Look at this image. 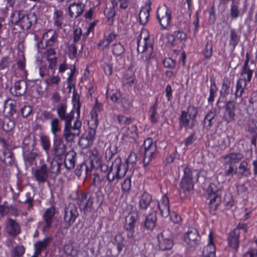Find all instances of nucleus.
I'll use <instances>...</instances> for the list:
<instances>
[{
  "label": "nucleus",
  "mask_w": 257,
  "mask_h": 257,
  "mask_svg": "<svg viewBox=\"0 0 257 257\" xmlns=\"http://www.w3.org/2000/svg\"><path fill=\"white\" fill-rule=\"evenodd\" d=\"M215 247L213 243V233L210 231L209 234V242L205 246L202 251V255L204 257H215Z\"/></svg>",
  "instance_id": "obj_27"
},
{
  "label": "nucleus",
  "mask_w": 257,
  "mask_h": 257,
  "mask_svg": "<svg viewBox=\"0 0 257 257\" xmlns=\"http://www.w3.org/2000/svg\"><path fill=\"white\" fill-rule=\"evenodd\" d=\"M126 165H122L121 159L120 157H116L114 161L112 163L110 167L109 171L107 175V179L108 183L105 188V190L107 192H111V182L119 180L123 177L126 172Z\"/></svg>",
  "instance_id": "obj_2"
},
{
  "label": "nucleus",
  "mask_w": 257,
  "mask_h": 257,
  "mask_svg": "<svg viewBox=\"0 0 257 257\" xmlns=\"http://www.w3.org/2000/svg\"><path fill=\"white\" fill-rule=\"evenodd\" d=\"M40 164L41 165L38 167L33 173L36 180L39 183L47 182L49 177L55 179L60 173L62 164L57 161H51L48 167L44 160H41Z\"/></svg>",
  "instance_id": "obj_1"
},
{
  "label": "nucleus",
  "mask_w": 257,
  "mask_h": 257,
  "mask_svg": "<svg viewBox=\"0 0 257 257\" xmlns=\"http://www.w3.org/2000/svg\"><path fill=\"white\" fill-rule=\"evenodd\" d=\"M157 217L155 212H153L149 214L146 218L145 227L148 230H152L156 226Z\"/></svg>",
  "instance_id": "obj_33"
},
{
  "label": "nucleus",
  "mask_w": 257,
  "mask_h": 257,
  "mask_svg": "<svg viewBox=\"0 0 257 257\" xmlns=\"http://www.w3.org/2000/svg\"><path fill=\"white\" fill-rule=\"evenodd\" d=\"M235 116L234 105L232 102H228L225 105L223 119L227 123H229L234 120Z\"/></svg>",
  "instance_id": "obj_24"
},
{
  "label": "nucleus",
  "mask_w": 257,
  "mask_h": 257,
  "mask_svg": "<svg viewBox=\"0 0 257 257\" xmlns=\"http://www.w3.org/2000/svg\"><path fill=\"white\" fill-rule=\"evenodd\" d=\"M64 252L70 256H76L78 254V249L76 244L72 242L66 243L63 247Z\"/></svg>",
  "instance_id": "obj_35"
},
{
  "label": "nucleus",
  "mask_w": 257,
  "mask_h": 257,
  "mask_svg": "<svg viewBox=\"0 0 257 257\" xmlns=\"http://www.w3.org/2000/svg\"><path fill=\"white\" fill-rule=\"evenodd\" d=\"M138 51L143 53L142 57L145 60L150 59L153 54V48L146 30L142 31L137 39Z\"/></svg>",
  "instance_id": "obj_4"
},
{
  "label": "nucleus",
  "mask_w": 257,
  "mask_h": 257,
  "mask_svg": "<svg viewBox=\"0 0 257 257\" xmlns=\"http://www.w3.org/2000/svg\"><path fill=\"white\" fill-rule=\"evenodd\" d=\"M40 143L43 149L45 151L48 157L50 156V141L47 136L42 135L40 137Z\"/></svg>",
  "instance_id": "obj_45"
},
{
  "label": "nucleus",
  "mask_w": 257,
  "mask_h": 257,
  "mask_svg": "<svg viewBox=\"0 0 257 257\" xmlns=\"http://www.w3.org/2000/svg\"><path fill=\"white\" fill-rule=\"evenodd\" d=\"M158 205L160 214L164 217H168L170 214V204L169 199L166 195H163L158 201Z\"/></svg>",
  "instance_id": "obj_23"
},
{
  "label": "nucleus",
  "mask_w": 257,
  "mask_h": 257,
  "mask_svg": "<svg viewBox=\"0 0 257 257\" xmlns=\"http://www.w3.org/2000/svg\"><path fill=\"white\" fill-rule=\"evenodd\" d=\"M98 112L93 109L91 111V119L89 121V124H90L92 126H95V127H97L98 124Z\"/></svg>",
  "instance_id": "obj_53"
},
{
  "label": "nucleus",
  "mask_w": 257,
  "mask_h": 257,
  "mask_svg": "<svg viewBox=\"0 0 257 257\" xmlns=\"http://www.w3.org/2000/svg\"><path fill=\"white\" fill-rule=\"evenodd\" d=\"M50 243V238L49 237H46L43 240L36 242L35 243V254H40L41 251L46 248Z\"/></svg>",
  "instance_id": "obj_37"
},
{
  "label": "nucleus",
  "mask_w": 257,
  "mask_h": 257,
  "mask_svg": "<svg viewBox=\"0 0 257 257\" xmlns=\"http://www.w3.org/2000/svg\"><path fill=\"white\" fill-rule=\"evenodd\" d=\"M138 218V213L136 211H132L126 217L124 226L135 227V223Z\"/></svg>",
  "instance_id": "obj_44"
},
{
  "label": "nucleus",
  "mask_w": 257,
  "mask_h": 257,
  "mask_svg": "<svg viewBox=\"0 0 257 257\" xmlns=\"http://www.w3.org/2000/svg\"><path fill=\"white\" fill-rule=\"evenodd\" d=\"M66 147L61 138L54 140L52 148L50 152L55 158H59L65 154Z\"/></svg>",
  "instance_id": "obj_13"
},
{
  "label": "nucleus",
  "mask_w": 257,
  "mask_h": 257,
  "mask_svg": "<svg viewBox=\"0 0 257 257\" xmlns=\"http://www.w3.org/2000/svg\"><path fill=\"white\" fill-rule=\"evenodd\" d=\"M198 113L196 108L189 105L187 111H182L179 117V123L181 127L192 128L196 122V117Z\"/></svg>",
  "instance_id": "obj_6"
},
{
  "label": "nucleus",
  "mask_w": 257,
  "mask_h": 257,
  "mask_svg": "<svg viewBox=\"0 0 257 257\" xmlns=\"http://www.w3.org/2000/svg\"><path fill=\"white\" fill-rule=\"evenodd\" d=\"M96 128L95 126L89 127L85 137L79 140V144L83 148H87L92 145L95 139Z\"/></svg>",
  "instance_id": "obj_16"
},
{
  "label": "nucleus",
  "mask_w": 257,
  "mask_h": 257,
  "mask_svg": "<svg viewBox=\"0 0 257 257\" xmlns=\"http://www.w3.org/2000/svg\"><path fill=\"white\" fill-rule=\"evenodd\" d=\"M152 200L151 195L147 192H144L139 201L140 207L143 209H146L150 204Z\"/></svg>",
  "instance_id": "obj_38"
},
{
  "label": "nucleus",
  "mask_w": 257,
  "mask_h": 257,
  "mask_svg": "<svg viewBox=\"0 0 257 257\" xmlns=\"http://www.w3.org/2000/svg\"><path fill=\"white\" fill-rule=\"evenodd\" d=\"M239 231L234 229L229 233L228 243L231 247L236 250L238 247Z\"/></svg>",
  "instance_id": "obj_31"
},
{
  "label": "nucleus",
  "mask_w": 257,
  "mask_h": 257,
  "mask_svg": "<svg viewBox=\"0 0 257 257\" xmlns=\"http://www.w3.org/2000/svg\"><path fill=\"white\" fill-rule=\"evenodd\" d=\"M158 102L157 101L152 105L149 110V119L151 122L156 123L159 118V114L157 112Z\"/></svg>",
  "instance_id": "obj_36"
},
{
  "label": "nucleus",
  "mask_w": 257,
  "mask_h": 257,
  "mask_svg": "<svg viewBox=\"0 0 257 257\" xmlns=\"http://www.w3.org/2000/svg\"><path fill=\"white\" fill-rule=\"evenodd\" d=\"M117 153L115 147L109 145L105 150V158L107 161H110Z\"/></svg>",
  "instance_id": "obj_48"
},
{
  "label": "nucleus",
  "mask_w": 257,
  "mask_h": 257,
  "mask_svg": "<svg viewBox=\"0 0 257 257\" xmlns=\"http://www.w3.org/2000/svg\"><path fill=\"white\" fill-rule=\"evenodd\" d=\"M23 14L21 11H15L11 15V21L15 25L20 24Z\"/></svg>",
  "instance_id": "obj_49"
},
{
  "label": "nucleus",
  "mask_w": 257,
  "mask_h": 257,
  "mask_svg": "<svg viewBox=\"0 0 257 257\" xmlns=\"http://www.w3.org/2000/svg\"><path fill=\"white\" fill-rule=\"evenodd\" d=\"M4 229L9 236L13 237L17 236L21 231L19 222L10 217L8 218L4 222Z\"/></svg>",
  "instance_id": "obj_10"
},
{
  "label": "nucleus",
  "mask_w": 257,
  "mask_h": 257,
  "mask_svg": "<svg viewBox=\"0 0 257 257\" xmlns=\"http://www.w3.org/2000/svg\"><path fill=\"white\" fill-rule=\"evenodd\" d=\"M117 122L120 125H126L130 124L132 121L131 117H127L122 115H117L116 116Z\"/></svg>",
  "instance_id": "obj_52"
},
{
  "label": "nucleus",
  "mask_w": 257,
  "mask_h": 257,
  "mask_svg": "<svg viewBox=\"0 0 257 257\" xmlns=\"http://www.w3.org/2000/svg\"><path fill=\"white\" fill-rule=\"evenodd\" d=\"M171 11L166 5H164L158 8L157 13V17L160 24L163 28H166L170 24L171 20Z\"/></svg>",
  "instance_id": "obj_9"
},
{
  "label": "nucleus",
  "mask_w": 257,
  "mask_h": 257,
  "mask_svg": "<svg viewBox=\"0 0 257 257\" xmlns=\"http://www.w3.org/2000/svg\"><path fill=\"white\" fill-rule=\"evenodd\" d=\"M55 213V208L52 206L48 208L43 214L44 225L43 229L44 231L48 230L51 226L52 218Z\"/></svg>",
  "instance_id": "obj_25"
},
{
  "label": "nucleus",
  "mask_w": 257,
  "mask_h": 257,
  "mask_svg": "<svg viewBox=\"0 0 257 257\" xmlns=\"http://www.w3.org/2000/svg\"><path fill=\"white\" fill-rule=\"evenodd\" d=\"M120 102L122 107L125 110H128L131 107V102L126 98H122L120 100Z\"/></svg>",
  "instance_id": "obj_64"
},
{
  "label": "nucleus",
  "mask_w": 257,
  "mask_h": 257,
  "mask_svg": "<svg viewBox=\"0 0 257 257\" xmlns=\"http://www.w3.org/2000/svg\"><path fill=\"white\" fill-rule=\"evenodd\" d=\"M216 110L215 109L210 110L206 115L204 119V127L208 128L212 125L213 120L216 116Z\"/></svg>",
  "instance_id": "obj_40"
},
{
  "label": "nucleus",
  "mask_w": 257,
  "mask_h": 257,
  "mask_svg": "<svg viewBox=\"0 0 257 257\" xmlns=\"http://www.w3.org/2000/svg\"><path fill=\"white\" fill-rule=\"evenodd\" d=\"M35 141L34 136L31 135H28L26 137L23 143V151L26 150L31 149L35 148Z\"/></svg>",
  "instance_id": "obj_41"
},
{
  "label": "nucleus",
  "mask_w": 257,
  "mask_h": 257,
  "mask_svg": "<svg viewBox=\"0 0 257 257\" xmlns=\"http://www.w3.org/2000/svg\"><path fill=\"white\" fill-rule=\"evenodd\" d=\"M240 37L237 32L234 29L230 30V40L229 45L232 47L233 49L235 48L239 42Z\"/></svg>",
  "instance_id": "obj_46"
},
{
  "label": "nucleus",
  "mask_w": 257,
  "mask_h": 257,
  "mask_svg": "<svg viewBox=\"0 0 257 257\" xmlns=\"http://www.w3.org/2000/svg\"><path fill=\"white\" fill-rule=\"evenodd\" d=\"M151 8L149 6H145L140 11L139 14L140 22L142 25H145L148 21L150 16Z\"/></svg>",
  "instance_id": "obj_34"
},
{
  "label": "nucleus",
  "mask_w": 257,
  "mask_h": 257,
  "mask_svg": "<svg viewBox=\"0 0 257 257\" xmlns=\"http://www.w3.org/2000/svg\"><path fill=\"white\" fill-rule=\"evenodd\" d=\"M159 247L162 250L171 249L173 246V241L171 237L168 236L165 233H161L158 236Z\"/></svg>",
  "instance_id": "obj_19"
},
{
  "label": "nucleus",
  "mask_w": 257,
  "mask_h": 257,
  "mask_svg": "<svg viewBox=\"0 0 257 257\" xmlns=\"http://www.w3.org/2000/svg\"><path fill=\"white\" fill-rule=\"evenodd\" d=\"M64 163L66 168L68 170L74 168L75 166V160L73 158L71 159L65 158Z\"/></svg>",
  "instance_id": "obj_62"
},
{
  "label": "nucleus",
  "mask_w": 257,
  "mask_h": 257,
  "mask_svg": "<svg viewBox=\"0 0 257 257\" xmlns=\"http://www.w3.org/2000/svg\"><path fill=\"white\" fill-rule=\"evenodd\" d=\"M111 51L115 56H120L124 53V48L120 43H116L112 45Z\"/></svg>",
  "instance_id": "obj_47"
},
{
  "label": "nucleus",
  "mask_w": 257,
  "mask_h": 257,
  "mask_svg": "<svg viewBox=\"0 0 257 257\" xmlns=\"http://www.w3.org/2000/svg\"><path fill=\"white\" fill-rule=\"evenodd\" d=\"M61 79L58 76H52L45 80V82L48 85L53 86L54 85H58L60 82Z\"/></svg>",
  "instance_id": "obj_51"
},
{
  "label": "nucleus",
  "mask_w": 257,
  "mask_h": 257,
  "mask_svg": "<svg viewBox=\"0 0 257 257\" xmlns=\"http://www.w3.org/2000/svg\"><path fill=\"white\" fill-rule=\"evenodd\" d=\"M93 200L90 196H88L86 193H82L77 199V203L80 209L87 211L91 209L93 204Z\"/></svg>",
  "instance_id": "obj_18"
},
{
  "label": "nucleus",
  "mask_w": 257,
  "mask_h": 257,
  "mask_svg": "<svg viewBox=\"0 0 257 257\" xmlns=\"http://www.w3.org/2000/svg\"><path fill=\"white\" fill-rule=\"evenodd\" d=\"M43 39L45 41L46 47H51L58 43V34L55 31L51 29L44 34Z\"/></svg>",
  "instance_id": "obj_22"
},
{
  "label": "nucleus",
  "mask_w": 257,
  "mask_h": 257,
  "mask_svg": "<svg viewBox=\"0 0 257 257\" xmlns=\"http://www.w3.org/2000/svg\"><path fill=\"white\" fill-rule=\"evenodd\" d=\"M56 53L54 48H50L46 50L43 54V57L40 62L39 64V72L41 77L48 75L49 72H48L47 65L45 62V57H56Z\"/></svg>",
  "instance_id": "obj_15"
},
{
  "label": "nucleus",
  "mask_w": 257,
  "mask_h": 257,
  "mask_svg": "<svg viewBox=\"0 0 257 257\" xmlns=\"http://www.w3.org/2000/svg\"><path fill=\"white\" fill-rule=\"evenodd\" d=\"M163 65L165 67L174 68L176 66V62L172 58H167L163 61Z\"/></svg>",
  "instance_id": "obj_60"
},
{
  "label": "nucleus",
  "mask_w": 257,
  "mask_h": 257,
  "mask_svg": "<svg viewBox=\"0 0 257 257\" xmlns=\"http://www.w3.org/2000/svg\"><path fill=\"white\" fill-rule=\"evenodd\" d=\"M126 135L131 138H135L137 136V127L133 125L127 128Z\"/></svg>",
  "instance_id": "obj_58"
},
{
  "label": "nucleus",
  "mask_w": 257,
  "mask_h": 257,
  "mask_svg": "<svg viewBox=\"0 0 257 257\" xmlns=\"http://www.w3.org/2000/svg\"><path fill=\"white\" fill-rule=\"evenodd\" d=\"M243 158V154L240 153H232L222 157V159L226 164L236 163L241 160Z\"/></svg>",
  "instance_id": "obj_30"
},
{
  "label": "nucleus",
  "mask_w": 257,
  "mask_h": 257,
  "mask_svg": "<svg viewBox=\"0 0 257 257\" xmlns=\"http://www.w3.org/2000/svg\"><path fill=\"white\" fill-rule=\"evenodd\" d=\"M209 202V211L215 214L221 202L220 191L216 188L215 184H211L207 189Z\"/></svg>",
  "instance_id": "obj_7"
},
{
  "label": "nucleus",
  "mask_w": 257,
  "mask_h": 257,
  "mask_svg": "<svg viewBox=\"0 0 257 257\" xmlns=\"http://www.w3.org/2000/svg\"><path fill=\"white\" fill-rule=\"evenodd\" d=\"M65 18V16L62 10H55L53 16V21L54 26L58 29H61L64 24Z\"/></svg>",
  "instance_id": "obj_29"
},
{
  "label": "nucleus",
  "mask_w": 257,
  "mask_h": 257,
  "mask_svg": "<svg viewBox=\"0 0 257 257\" xmlns=\"http://www.w3.org/2000/svg\"><path fill=\"white\" fill-rule=\"evenodd\" d=\"M77 105L76 110L77 114V117L75 120L73 124L72 123L64 124L63 136L67 143L74 142V139L78 137L81 132L82 122L79 120L80 113V105L78 100L77 101Z\"/></svg>",
  "instance_id": "obj_3"
},
{
  "label": "nucleus",
  "mask_w": 257,
  "mask_h": 257,
  "mask_svg": "<svg viewBox=\"0 0 257 257\" xmlns=\"http://www.w3.org/2000/svg\"><path fill=\"white\" fill-rule=\"evenodd\" d=\"M184 240L186 244L187 248L191 249L194 248L199 243L200 236L196 229H192L184 235Z\"/></svg>",
  "instance_id": "obj_11"
},
{
  "label": "nucleus",
  "mask_w": 257,
  "mask_h": 257,
  "mask_svg": "<svg viewBox=\"0 0 257 257\" xmlns=\"http://www.w3.org/2000/svg\"><path fill=\"white\" fill-rule=\"evenodd\" d=\"M22 114L24 117H27L32 112V108L30 106H25L21 109Z\"/></svg>",
  "instance_id": "obj_63"
},
{
  "label": "nucleus",
  "mask_w": 257,
  "mask_h": 257,
  "mask_svg": "<svg viewBox=\"0 0 257 257\" xmlns=\"http://www.w3.org/2000/svg\"><path fill=\"white\" fill-rule=\"evenodd\" d=\"M66 109L67 105L64 103L57 106L56 109L59 119L64 121V124L72 123V121L74 119V112L70 111L69 113H67Z\"/></svg>",
  "instance_id": "obj_14"
},
{
  "label": "nucleus",
  "mask_w": 257,
  "mask_h": 257,
  "mask_svg": "<svg viewBox=\"0 0 257 257\" xmlns=\"http://www.w3.org/2000/svg\"><path fill=\"white\" fill-rule=\"evenodd\" d=\"M256 68L255 64L251 61L249 65H243L241 72L242 75H246L243 78L238 80L236 83V91L235 95L236 97H241L244 89L246 88V82H249L252 77L253 72Z\"/></svg>",
  "instance_id": "obj_5"
},
{
  "label": "nucleus",
  "mask_w": 257,
  "mask_h": 257,
  "mask_svg": "<svg viewBox=\"0 0 257 257\" xmlns=\"http://www.w3.org/2000/svg\"><path fill=\"white\" fill-rule=\"evenodd\" d=\"M15 122L13 120L10 119H6L3 123V128L7 132L12 130L15 127Z\"/></svg>",
  "instance_id": "obj_55"
},
{
  "label": "nucleus",
  "mask_w": 257,
  "mask_h": 257,
  "mask_svg": "<svg viewBox=\"0 0 257 257\" xmlns=\"http://www.w3.org/2000/svg\"><path fill=\"white\" fill-rule=\"evenodd\" d=\"M184 173V175L180 183L181 187L184 190L189 191L193 188L192 172L189 168L186 167Z\"/></svg>",
  "instance_id": "obj_17"
},
{
  "label": "nucleus",
  "mask_w": 257,
  "mask_h": 257,
  "mask_svg": "<svg viewBox=\"0 0 257 257\" xmlns=\"http://www.w3.org/2000/svg\"><path fill=\"white\" fill-rule=\"evenodd\" d=\"M17 102L12 99H8L4 103V111L6 113L13 115L16 112Z\"/></svg>",
  "instance_id": "obj_32"
},
{
  "label": "nucleus",
  "mask_w": 257,
  "mask_h": 257,
  "mask_svg": "<svg viewBox=\"0 0 257 257\" xmlns=\"http://www.w3.org/2000/svg\"><path fill=\"white\" fill-rule=\"evenodd\" d=\"M51 131L53 135L56 137L57 134L61 131L60 121L58 118H52L50 122Z\"/></svg>",
  "instance_id": "obj_42"
},
{
  "label": "nucleus",
  "mask_w": 257,
  "mask_h": 257,
  "mask_svg": "<svg viewBox=\"0 0 257 257\" xmlns=\"http://www.w3.org/2000/svg\"><path fill=\"white\" fill-rule=\"evenodd\" d=\"M68 13L70 18L79 17L84 11V5L82 3L71 4L67 8Z\"/></svg>",
  "instance_id": "obj_20"
},
{
  "label": "nucleus",
  "mask_w": 257,
  "mask_h": 257,
  "mask_svg": "<svg viewBox=\"0 0 257 257\" xmlns=\"http://www.w3.org/2000/svg\"><path fill=\"white\" fill-rule=\"evenodd\" d=\"M247 165L246 161H242L237 168V172L240 176L247 177L250 174V169L247 167Z\"/></svg>",
  "instance_id": "obj_43"
},
{
  "label": "nucleus",
  "mask_w": 257,
  "mask_h": 257,
  "mask_svg": "<svg viewBox=\"0 0 257 257\" xmlns=\"http://www.w3.org/2000/svg\"><path fill=\"white\" fill-rule=\"evenodd\" d=\"M144 147L143 163L144 166L145 167L149 165L156 156L158 151L156 144L154 143L150 138H148L144 141Z\"/></svg>",
  "instance_id": "obj_8"
},
{
  "label": "nucleus",
  "mask_w": 257,
  "mask_h": 257,
  "mask_svg": "<svg viewBox=\"0 0 257 257\" xmlns=\"http://www.w3.org/2000/svg\"><path fill=\"white\" fill-rule=\"evenodd\" d=\"M27 89V82L25 80H22L15 83L14 87L11 89V92L14 95L19 96L24 94Z\"/></svg>",
  "instance_id": "obj_28"
},
{
  "label": "nucleus",
  "mask_w": 257,
  "mask_h": 257,
  "mask_svg": "<svg viewBox=\"0 0 257 257\" xmlns=\"http://www.w3.org/2000/svg\"><path fill=\"white\" fill-rule=\"evenodd\" d=\"M116 38V35L114 33H110L108 36H106L101 40L98 43V46L101 50H104L107 48L110 43L114 40Z\"/></svg>",
  "instance_id": "obj_39"
},
{
  "label": "nucleus",
  "mask_w": 257,
  "mask_h": 257,
  "mask_svg": "<svg viewBox=\"0 0 257 257\" xmlns=\"http://www.w3.org/2000/svg\"><path fill=\"white\" fill-rule=\"evenodd\" d=\"M37 21V16L34 14L30 13L26 15L23 14L19 25L23 30H28Z\"/></svg>",
  "instance_id": "obj_21"
},
{
  "label": "nucleus",
  "mask_w": 257,
  "mask_h": 257,
  "mask_svg": "<svg viewBox=\"0 0 257 257\" xmlns=\"http://www.w3.org/2000/svg\"><path fill=\"white\" fill-rule=\"evenodd\" d=\"M68 55L71 59L75 58L77 54V47L75 44H71L68 46Z\"/></svg>",
  "instance_id": "obj_57"
},
{
  "label": "nucleus",
  "mask_w": 257,
  "mask_h": 257,
  "mask_svg": "<svg viewBox=\"0 0 257 257\" xmlns=\"http://www.w3.org/2000/svg\"><path fill=\"white\" fill-rule=\"evenodd\" d=\"M11 63V60L10 58L7 57L2 58L0 61V69H5L8 68Z\"/></svg>",
  "instance_id": "obj_59"
},
{
  "label": "nucleus",
  "mask_w": 257,
  "mask_h": 257,
  "mask_svg": "<svg viewBox=\"0 0 257 257\" xmlns=\"http://www.w3.org/2000/svg\"><path fill=\"white\" fill-rule=\"evenodd\" d=\"M131 180L130 178L127 177L124 179L121 184V189L123 191H128L131 189Z\"/></svg>",
  "instance_id": "obj_61"
},
{
  "label": "nucleus",
  "mask_w": 257,
  "mask_h": 257,
  "mask_svg": "<svg viewBox=\"0 0 257 257\" xmlns=\"http://www.w3.org/2000/svg\"><path fill=\"white\" fill-rule=\"evenodd\" d=\"M25 248L23 245H18L14 248L12 257H21L24 254Z\"/></svg>",
  "instance_id": "obj_50"
},
{
  "label": "nucleus",
  "mask_w": 257,
  "mask_h": 257,
  "mask_svg": "<svg viewBox=\"0 0 257 257\" xmlns=\"http://www.w3.org/2000/svg\"><path fill=\"white\" fill-rule=\"evenodd\" d=\"M78 216L77 208L75 204L69 203L64 210V219L66 224L70 226Z\"/></svg>",
  "instance_id": "obj_12"
},
{
  "label": "nucleus",
  "mask_w": 257,
  "mask_h": 257,
  "mask_svg": "<svg viewBox=\"0 0 257 257\" xmlns=\"http://www.w3.org/2000/svg\"><path fill=\"white\" fill-rule=\"evenodd\" d=\"M45 59H46L48 62V66H47V69H54L56 67L57 61V57H45Z\"/></svg>",
  "instance_id": "obj_56"
},
{
  "label": "nucleus",
  "mask_w": 257,
  "mask_h": 257,
  "mask_svg": "<svg viewBox=\"0 0 257 257\" xmlns=\"http://www.w3.org/2000/svg\"><path fill=\"white\" fill-rule=\"evenodd\" d=\"M23 154L26 164L31 165L36 159L39 156L38 151L35 148L23 151Z\"/></svg>",
  "instance_id": "obj_26"
},
{
  "label": "nucleus",
  "mask_w": 257,
  "mask_h": 257,
  "mask_svg": "<svg viewBox=\"0 0 257 257\" xmlns=\"http://www.w3.org/2000/svg\"><path fill=\"white\" fill-rule=\"evenodd\" d=\"M212 43L211 41H208L206 44V48L204 51V56L206 58L209 59L212 56Z\"/></svg>",
  "instance_id": "obj_54"
}]
</instances>
